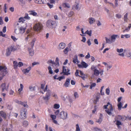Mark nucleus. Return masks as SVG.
Listing matches in <instances>:
<instances>
[{
    "label": "nucleus",
    "mask_w": 131,
    "mask_h": 131,
    "mask_svg": "<svg viewBox=\"0 0 131 131\" xmlns=\"http://www.w3.org/2000/svg\"><path fill=\"white\" fill-rule=\"evenodd\" d=\"M28 125V121H24L23 122V125L24 127H26Z\"/></svg>",
    "instance_id": "obj_35"
},
{
    "label": "nucleus",
    "mask_w": 131,
    "mask_h": 131,
    "mask_svg": "<svg viewBox=\"0 0 131 131\" xmlns=\"http://www.w3.org/2000/svg\"><path fill=\"white\" fill-rule=\"evenodd\" d=\"M14 93V91L12 89H11L9 92V94L10 95H13Z\"/></svg>",
    "instance_id": "obj_61"
},
{
    "label": "nucleus",
    "mask_w": 131,
    "mask_h": 131,
    "mask_svg": "<svg viewBox=\"0 0 131 131\" xmlns=\"http://www.w3.org/2000/svg\"><path fill=\"white\" fill-rule=\"evenodd\" d=\"M11 38L14 41H16L17 39L15 36H11Z\"/></svg>",
    "instance_id": "obj_54"
},
{
    "label": "nucleus",
    "mask_w": 131,
    "mask_h": 131,
    "mask_svg": "<svg viewBox=\"0 0 131 131\" xmlns=\"http://www.w3.org/2000/svg\"><path fill=\"white\" fill-rule=\"evenodd\" d=\"M106 42L107 43H111L113 41L112 40H111V39H108L107 37L105 38Z\"/></svg>",
    "instance_id": "obj_34"
},
{
    "label": "nucleus",
    "mask_w": 131,
    "mask_h": 131,
    "mask_svg": "<svg viewBox=\"0 0 131 131\" xmlns=\"http://www.w3.org/2000/svg\"><path fill=\"white\" fill-rule=\"evenodd\" d=\"M100 95L99 94L97 96H96V103L97 102L99 101V99H100Z\"/></svg>",
    "instance_id": "obj_58"
},
{
    "label": "nucleus",
    "mask_w": 131,
    "mask_h": 131,
    "mask_svg": "<svg viewBox=\"0 0 131 131\" xmlns=\"http://www.w3.org/2000/svg\"><path fill=\"white\" fill-rule=\"evenodd\" d=\"M102 121V119L100 117H99L98 119V121H97V122L99 123V124L101 123Z\"/></svg>",
    "instance_id": "obj_60"
},
{
    "label": "nucleus",
    "mask_w": 131,
    "mask_h": 131,
    "mask_svg": "<svg viewBox=\"0 0 131 131\" xmlns=\"http://www.w3.org/2000/svg\"><path fill=\"white\" fill-rule=\"evenodd\" d=\"M35 42V40H32L29 45L31 48H28L29 55L31 56H33L34 54V50L33 49V48L34 46Z\"/></svg>",
    "instance_id": "obj_7"
},
{
    "label": "nucleus",
    "mask_w": 131,
    "mask_h": 131,
    "mask_svg": "<svg viewBox=\"0 0 131 131\" xmlns=\"http://www.w3.org/2000/svg\"><path fill=\"white\" fill-rule=\"evenodd\" d=\"M47 63H52V64L53 66V67H55V63L52 60H49L47 62Z\"/></svg>",
    "instance_id": "obj_37"
},
{
    "label": "nucleus",
    "mask_w": 131,
    "mask_h": 131,
    "mask_svg": "<svg viewBox=\"0 0 131 131\" xmlns=\"http://www.w3.org/2000/svg\"><path fill=\"white\" fill-rule=\"evenodd\" d=\"M31 67H29L27 68L24 69L22 71L24 74H25L26 73H28L31 70Z\"/></svg>",
    "instance_id": "obj_21"
},
{
    "label": "nucleus",
    "mask_w": 131,
    "mask_h": 131,
    "mask_svg": "<svg viewBox=\"0 0 131 131\" xmlns=\"http://www.w3.org/2000/svg\"><path fill=\"white\" fill-rule=\"evenodd\" d=\"M14 67L15 69L17 68L18 66L17 62L16 61H14L13 62Z\"/></svg>",
    "instance_id": "obj_36"
},
{
    "label": "nucleus",
    "mask_w": 131,
    "mask_h": 131,
    "mask_svg": "<svg viewBox=\"0 0 131 131\" xmlns=\"http://www.w3.org/2000/svg\"><path fill=\"white\" fill-rule=\"evenodd\" d=\"M79 73L80 75H79V77H81L83 80H85L87 78V75L84 74L82 71L79 70Z\"/></svg>",
    "instance_id": "obj_14"
},
{
    "label": "nucleus",
    "mask_w": 131,
    "mask_h": 131,
    "mask_svg": "<svg viewBox=\"0 0 131 131\" xmlns=\"http://www.w3.org/2000/svg\"><path fill=\"white\" fill-rule=\"evenodd\" d=\"M79 71L78 70H77L75 72V75L76 77H79Z\"/></svg>",
    "instance_id": "obj_42"
},
{
    "label": "nucleus",
    "mask_w": 131,
    "mask_h": 131,
    "mask_svg": "<svg viewBox=\"0 0 131 131\" xmlns=\"http://www.w3.org/2000/svg\"><path fill=\"white\" fill-rule=\"evenodd\" d=\"M63 6L64 7L69 8L70 7L69 4L67 3H64L62 4Z\"/></svg>",
    "instance_id": "obj_33"
},
{
    "label": "nucleus",
    "mask_w": 131,
    "mask_h": 131,
    "mask_svg": "<svg viewBox=\"0 0 131 131\" xmlns=\"http://www.w3.org/2000/svg\"><path fill=\"white\" fill-rule=\"evenodd\" d=\"M56 62L57 63H55V67H56L55 68H57L59 66V59L58 57L56 58Z\"/></svg>",
    "instance_id": "obj_28"
},
{
    "label": "nucleus",
    "mask_w": 131,
    "mask_h": 131,
    "mask_svg": "<svg viewBox=\"0 0 131 131\" xmlns=\"http://www.w3.org/2000/svg\"><path fill=\"white\" fill-rule=\"evenodd\" d=\"M28 12L29 13V15L33 16H36L37 15V13L35 12L34 10H29Z\"/></svg>",
    "instance_id": "obj_24"
},
{
    "label": "nucleus",
    "mask_w": 131,
    "mask_h": 131,
    "mask_svg": "<svg viewBox=\"0 0 131 131\" xmlns=\"http://www.w3.org/2000/svg\"><path fill=\"white\" fill-rule=\"evenodd\" d=\"M69 49L68 47H66L63 51L64 53L65 54H67L68 53L69 51Z\"/></svg>",
    "instance_id": "obj_43"
},
{
    "label": "nucleus",
    "mask_w": 131,
    "mask_h": 131,
    "mask_svg": "<svg viewBox=\"0 0 131 131\" xmlns=\"http://www.w3.org/2000/svg\"><path fill=\"white\" fill-rule=\"evenodd\" d=\"M48 85H46L43 91L44 92H47L46 96L43 97V99L46 101H48L49 99L51 94V91L49 90H47Z\"/></svg>",
    "instance_id": "obj_4"
},
{
    "label": "nucleus",
    "mask_w": 131,
    "mask_h": 131,
    "mask_svg": "<svg viewBox=\"0 0 131 131\" xmlns=\"http://www.w3.org/2000/svg\"><path fill=\"white\" fill-rule=\"evenodd\" d=\"M76 131H80V129L78 124H77L76 125Z\"/></svg>",
    "instance_id": "obj_50"
},
{
    "label": "nucleus",
    "mask_w": 131,
    "mask_h": 131,
    "mask_svg": "<svg viewBox=\"0 0 131 131\" xmlns=\"http://www.w3.org/2000/svg\"><path fill=\"white\" fill-rule=\"evenodd\" d=\"M96 85V84L95 83H93L91 84L90 88L92 89L93 87H95Z\"/></svg>",
    "instance_id": "obj_45"
},
{
    "label": "nucleus",
    "mask_w": 131,
    "mask_h": 131,
    "mask_svg": "<svg viewBox=\"0 0 131 131\" xmlns=\"http://www.w3.org/2000/svg\"><path fill=\"white\" fill-rule=\"evenodd\" d=\"M7 68L6 66H0V72L1 74H2L3 77H4L7 73Z\"/></svg>",
    "instance_id": "obj_6"
},
{
    "label": "nucleus",
    "mask_w": 131,
    "mask_h": 131,
    "mask_svg": "<svg viewBox=\"0 0 131 131\" xmlns=\"http://www.w3.org/2000/svg\"><path fill=\"white\" fill-rule=\"evenodd\" d=\"M23 64L21 62H19L18 63V66L19 67H20L23 66Z\"/></svg>",
    "instance_id": "obj_52"
},
{
    "label": "nucleus",
    "mask_w": 131,
    "mask_h": 131,
    "mask_svg": "<svg viewBox=\"0 0 131 131\" xmlns=\"http://www.w3.org/2000/svg\"><path fill=\"white\" fill-rule=\"evenodd\" d=\"M128 14L126 13L124 15V21L127 22L128 20V18H127Z\"/></svg>",
    "instance_id": "obj_29"
},
{
    "label": "nucleus",
    "mask_w": 131,
    "mask_h": 131,
    "mask_svg": "<svg viewBox=\"0 0 131 131\" xmlns=\"http://www.w3.org/2000/svg\"><path fill=\"white\" fill-rule=\"evenodd\" d=\"M85 33L88 34L90 36H91L92 34V31L91 30L89 31L88 30L85 32Z\"/></svg>",
    "instance_id": "obj_39"
},
{
    "label": "nucleus",
    "mask_w": 131,
    "mask_h": 131,
    "mask_svg": "<svg viewBox=\"0 0 131 131\" xmlns=\"http://www.w3.org/2000/svg\"><path fill=\"white\" fill-rule=\"evenodd\" d=\"M126 55L128 57H129L131 56V50H127Z\"/></svg>",
    "instance_id": "obj_31"
},
{
    "label": "nucleus",
    "mask_w": 131,
    "mask_h": 131,
    "mask_svg": "<svg viewBox=\"0 0 131 131\" xmlns=\"http://www.w3.org/2000/svg\"><path fill=\"white\" fill-rule=\"evenodd\" d=\"M103 107L106 109L105 111L108 115H110L112 114V112L113 111V108L112 105L109 102H108L106 105H104Z\"/></svg>",
    "instance_id": "obj_1"
},
{
    "label": "nucleus",
    "mask_w": 131,
    "mask_h": 131,
    "mask_svg": "<svg viewBox=\"0 0 131 131\" xmlns=\"http://www.w3.org/2000/svg\"><path fill=\"white\" fill-rule=\"evenodd\" d=\"M74 63H75L77 62L78 63V57L77 55L74 56V58L73 59L72 61Z\"/></svg>",
    "instance_id": "obj_27"
},
{
    "label": "nucleus",
    "mask_w": 131,
    "mask_h": 131,
    "mask_svg": "<svg viewBox=\"0 0 131 131\" xmlns=\"http://www.w3.org/2000/svg\"><path fill=\"white\" fill-rule=\"evenodd\" d=\"M16 102L18 104L23 105L24 107H28V105L26 104V102H23L21 101H19L18 100H16Z\"/></svg>",
    "instance_id": "obj_13"
},
{
    "label": "nucleus",
    "mask_w": 131,
    "mask_h": 131,
    "mask_svg": "<svg viewBox=\"0 0 131 131\" xmlns=\"http://www.w3.org/2000/svg\"><path fill=\"white\" fill-rule=\"evenodd\" d=\"M59 0H50V3L51 4L54 3L56 2H58Z\"/></svg>",
    "instance_id": "obj_49"
},
{
    "label": "nucleus",
    "mask_w": 131,
    "mask_h": 131,
    "mask_svg": "<svg viewBox=\"0 0 131 131\" xmlns=\"http://www.w3.org/2000/svg\"><path fill=\"white\" fill-rule=\"evenodd\" d=\"M24 18L26 19H30V17L28 16V14H25Z\"/></svg>",
    "instance_id": "obj_48"
},
{
    "label": "nucleus",
    "mask_w": 131,
    "mask_h": 131,
    "mask_svg": "<svg viewBox=\"0 0 131 131\" xmlns=\"http://www.w3.org/2000/svg\"><path fill=\"white\" fill-rule=\"evenodd\" d=\"M42 25L40 23H36L34 27V29L35 31H38L41 30L42 28Z\"/></svg>",
    "instance_id": "obj_10"
},
{
    "label": "nucleus",
    "mask_w": 131,
    "mask_h": 131,
    "mask_svg": "<svg viewBox=\"0 0 131 131\" xmlns=\"http://www.w3.org/2000/svg\"><path fill=\"white\" fill-rule=\"evenodd\" d=\"M126 119L125 117L124 116H121L120 115H118L115 117V119L116 120H118L120 121H124Z\"/></svg>",
    "instance_id": "obj_11"
},
{
    "label": "nucleus",
    "mask_w": 131,
    "mask_h": 131,
    "mask_svg": "<svg viewBox=\"0 0 131 131\" xmlns=\"http://www.w3.org/2000/svg\"><path fill=\"white\" fill-rule=\"evenodd\" d=\"M7 4H4V12L5 13H6L7 12Z\"/></svg>",
    "instance_id": "obj_57"
},
{
    "label": "nucleus",
    "mask_w": 131,
    "mask_h": 131,
    "mask_svg": "<svg viewBox=\"0 0 131 131\" xmlns=\"http://www.w3.org/2000/svg\"><path fill=\"white\" fill-rule=\"evenodd\" d=\"M106 93L108 95H109L110 93V89L109 88H107L106 89Z\"/></svg>",
    "instance_id": "obj_51"
},
{
    "label": "nucleus",
    "mask_w": 131,
    "mask_h": 131,
    "mask_svg": "<svg viewBox=\"0 0 131 131\" xmlns=\"http://www.w3.org/2000/svg\"><path fill=\"white\" fill-rule=\"evenodd\" d=\"M70 71V70L67 67L63 66L62 67V71L61 74L63 73L65 75H68L70 74V73L69 72Z\"/></svg>",
    "instance_id": "obj_8"
},
{
    "label": "nucleus",
    "mask_w": 131,
    "mask_h": 131,
    "mask_svg": "<svg viewBox=\"0 0 131 131\" xmlns=\"http://www.w3.org/2000/svg\"><path fill=\"white\" fill-rule=\"evenodd\" d=\"M15 46H10L8 47L6 50V56H9L12 51H14L16 50Z\"/></svg>",
    "instance_id": "obj_5"
},
{
    "label": "nucleus",
    "mask_w": 131,
    "mask_h": 131,
    "mask_svg": "<svg viewBox=\"0 0 131 131\" xmlns=\"http://www.w3.org/2000/svg\"><path fill=\"white\" fill-rule=\"evenodd\" d=\"M45 83L44 84H42L41 85V88L42 89H44L45 87V82L44 81Z\"/></svg>",
    "instance_id": "obj_59"
},
{
    "label": "nucleus",
    "mask_w": 131,
    "mask_h": 131,
    "mask_svg": "<svg viewBox=\"0 0 131 131\" xmlns=\"http://www.w3.org/2000/svg\"><path fill=\"white\" fill-rule=\"evenodd\" d=\"M99 74V71L97 69H95L94 70V74L95 75L98 76Z\"/></svg>",
    "instance_id": "obj_30"
},
{
    "label": "nucleus",
    "mask_w": 131,
    "mask_h": 131,
    "mask_svg": "<svg viewBox=\"0 0 131 131\" xmlns=\"http://www.w3.org/2000/svg\"><path fill=\"white\" fill-rule=\"evenodd\" d=\"M88 21L90 24H92L95 22V19L94 18L91 17L89 18Z\"/></svg>",
    "instance_id": "obj_22"
},
{
    "label": "nucleus",
    "mask_w": 131,
    "mask_h": 131,
    "mask_svg": "<svg viewBox=\"0 0 131 131\" xmlns=\"http://www.w3.org/2000/svg\"><path fill=\"white\" fill-rule=\"evenodd\" d=\"M59 110H57L54 112V113L56 115H58V116L59 117L63 119H66L67 118V112L62 111L59 114Z\"/></svg>",
    "instance_id": "obj_2"
},
{
    "label": "nucleus",
    "mask_w": 131,
    "mask_h": 131,
    "mask_svg": "<svg viewBox=\"0 0 131 131\" xmlns=\"http://www.w3.org/2000/svg\"><path fill=\"white\" fill-rule=\"evenodd\" d=\"M66 44L63 42H61L58 46V49L61 50L63 49L65 47Z\"/></svg>",
    "instance_id": "obj_17"
},
{
    "label": "nucleus",
    "mask_w": 131,
    "mask_h": 131,
    "mask_svg": "<svg viewBox=\"0 0 131 131\" xmlns=\"http://www.w3.org/2000/svg\"><path fill=\"white\" fill-rule=\"evenodd\" d=\"M115 16L116 17L118 18H120L121 17V15L120 14H116L115 15Z\"/></svg>",
    "instance_id": "obj_62"
},
{
    "label": "nucleus",
    "mask_w": 131,
    "mask_h": 131,
    "mask_svg": "<svg viewBox=\"0 0 131 131\" xmlns=\"http://www.w3.org/2000/svg\"><path fill=\"white\" fill-rule=\"evenodd\" d=\"M47 4L49 7L50 8H52L53 7V4H50L49 3H47Z\"/></svg>",
    "instance_id": "obj_56"
},
{
    "label": "nucleus",
    "mask_w": 131,
    "mask_h": 131,
    "mask_svg": "<svg viewBox=\"0 0 131 131\" xmlns=\"http://www.w3.org/2000/svg\"><path fill=\"white\" fill-rule=\"evenodd\" d=\"M60 105L59 104H55L53 106V107L56 109H58L60 107Z\"/></svg>",
    "instance_id": "obj_38"
},
{
    "label": "nucleus",
    "mask_w": 131,
    "mask_h": 131,
    "mask_svg": "<svg viewBox=\"0 0 131 131\" xmlns=\"http://www.w3.org/2000/svg\"><path fill=\"white\" fill-rule=\"evenodd\" d=\"M70 79L69 78H67L66 81L63 84V86L66 87H67L70 84Z\"/></svg>",
    "instance_id": "obj_18"
},
{
    "label": "nucleus",
    "mask_w": 131,
    "mask_h": 131,
    "mask_svg": "<svg viewBox=\"0 0 131 131\" xmlns=\"http://www.w3.org/2000/svg\"><path fill=\"white\" fill-rule=\"evenodd\" d=\"M50 117L52 118V120L55 119L56 118V115H51Z\"/></svg>",
    "instance_id": "obj_47"
},
{
    "label": "nucleus",
    "mask_w": 131,
    "mask_h": 131,
    "mask_svg": "<svg viewBox=\"0 0 131 131\" xmlns=\"http://www.w3.org/2000/svg\"><path fill=\"white\" fill-rule=\"evenodd\" d=\"M123 104H122V102L118 103L117 105L118 106V110L120 111L121 110V108H122V106Z\"/></svg>",
    "instance_id": "obj_25"
},
{
    "label": "nucleus",
    "mask_w": 131,
    "mask_h": 131,
    "mask_svg": "<svg viewBox=\"0 0 131 131\" xmlns=\"http://www.w3.org/2000/svg\"><path fill=\"white\" fill-rule=\"evenodd\" d=\"M27 110L25 108H22L20 111V114L22 118L25 119L27 117Z\"/></svg>",
    "instance_id": "obj_9"
},
{
    "label": "nucleus",
    "mask_w": 131,
    "mask_h": 131,
    "mask_svg": "<svg viewBox=\"0 0 131 131\" xmlns=\"http://www.w3.org/2000/svg\"><path fill=\"white\" fill-rule=\"evenodd\" d=\"M9 84H8L6 86L5 84V83H2L1 85V87L2 88V90L3 92L5 90H6L7 91L9 86Z\"/></svg>",
    "instance_id": "obj_12"
},
{
    "label": "nucleus",
    "mask_w": 131,
    "mask_h": 131,
    "mask_svg": "<svg viewBox=\"0 0 131 131\" xmlns=\"http://www.w3.org/2000/svg\"><path fill=\"white\" fill-rule=\"evenodd\" d=\"M25 29L26 28H24L23 27H20L19 29V31L20 33L21 34L24 33L25 31Z\"/></svg>",
    "instance_id": "obj_23"
},
{
    "label": "nucleus",
    "mask_w": 131,
    "mask_h": 131,
    "mask_svg": "<svg viewBox=\"0 0 131 131\" xmlns=\"http://www.w3.org/2000/svg\"><path fill=\"white\" fill-rule=\"evenodd\" d=\"M94 43L96 45H98L99 43L97 40L96 39H95L94 40Z\"/></svg>",
    "instance_id": "obj_64"
},
{
    "label": "nucleus",
    "mask_w": 131,
    "mask_h": 131,
    "mask_svg": "<svg viewBox=\"0 0 131 131\" xmlns=\"http://www.w3.org/2000/svg\"><path fill=\"white\" fill-rule=\"evenodd\" d=\"M35 86H29V89L30 91H34L35 90Z\"/></svg>",
    "instance_id": "obj_32"
},
{
    "label": "nucleus",
    "mask_w": 131,
    "mask_h": 131,
    "mask_svg": "<svg viewBox=\"0 0 131 131\" xmlns=\"http://www.w3.org/2000/svg\"><path fill=\"white\" fill-rule=\"evenodd\" d=\"M115 121L116 122V124L117 126H119L120 125H122V123L120 121H119L118 120H115Z\"/></svg>",
    "instance_id": "obj_40"
},
{
    "label": "nucleus",
    "mask_w": 131,
    "mask_h": 131,
    "mask_svg": "<svg viewBox=\"0 0 131 131\" xmlns=\"http://www.w3.org/2000/svg\"><path fill=\"white\" fill-rule=\"evenodd\" d=\"M88 66V65L85 62H82L81 63V64H79L78 67L80 68L82 67L84 68H86Z\"/></svg>",
    "instance_id": "obj_15"
},
{
    "label": "nucleus",
    "mask_w": 131,
    "mask_h": 131,
    "mask_svg": "<svg viewBox=\"0 0 131 131\" xmlns=\"http://www.w3.org/2000/svg\"><path fill=\"white\" fill-rule=\"evenodd\" d=\"M48 69L49 71V73L51 74H52L53 73L52 71V70L51 67L50 66H49Z\"/></svg>",
    "instance_id": "obj_44"
},
{
    "label": "nucleus",
    "mask_w": 131,
    "mask_h": 131,
    "mask_svg": "<svg viewBox=\"0 0 131 131\" xmlns=\"http://www.w3.org/2000/svg\"><path fill=\"white\" fill-rule=\"evenodd\" d=\"M74 96L75 98H78L79 97V95L77 92H75L74 94Z\"/></svg>",
    "instance_id": "obj_53"
},
{
    "label": "nucleus",
    "mask_w": 131,
    "mask_h": 131,
    "mask_svg": "<svg viewBox=\"0 0 131 131\" xmlns=\"http://www.w3.org/2000/svg\"><path fill=\"white\" fill-rule=\"evenodd\" d=\"M72 9H75L77 10H80V8L79 7V4L75 3L74 5L72 6Z\"/></svg>",
    "instance_id": "obj_16"
},
{
    "label": "nucleus",
    "mask_w": 131,
    "mask_h": 131,
    "mask_svg": "<svg viewBox=\"0 0 131 131\" xmlns=\"http://www.w3.org/2000/svg\"><path fill=\"white\" fill-rule=\"evenodd\" d=\"M0 114L4 119H6V114L5 112L3 111H0Z\"/></svg>",
    "instance_id": "obj_19"
},
{
    "label": "nucleus",
    "mask_w": 131,
    "mask_h": 131,
    "mask_svg": "<svg viewBox=\"0 0 131 131\" xmlns=\"http://www.w3.org/2000/svg\"><path fill=\"white\" fill-rule=\"evenodd\" d=\"M130 35L129 34H126L124 35H122L121 36V38H123L125 37L126 38H129Z\"/></svg>",
    "instance_id": "obj_26"
},
{
    "label": "nucleus",
    "mask_w": 131,
    "mask_h": 131,
    "mask_svg": "<svg viewBox=\"0 0 131 131\" xmlns=\"http://www.w3.org/2000/svg\"><path fill=\"white\" fill-rule=\"evenodd\" d=\"M116 51L118 52H121L123 51V49L122 48H121L120 49L117 48V49Z\"/></svg>",
    "instance_id": "obj_55"
},
{
    "label": "nucleus",
    "mask_w": 131,
    "mask_h": 131,
    "mask_svg": "<svg viewBox=\"0 0 131 131\" xmlns=\"http://www.w3.org/2000/svg\"><path fill=\"white\" fill-rule=\"evenodd\" d=\"M46 25L47 27L49 28H53L56 27L57 24L55 21L49 19L47 21Z\"/></svg>",
    "instance_id": "obj_3"
},
{
    "label": "nucleus",
    "mask_w": 131,
    "mask_h": 131,
    "mask_svg": "<svg viewBox=\"0 0 131 131\" xmlns=\"http://www.w3.org/2000/svg\"><path fill=\"white\" fill-rule=\"evenodd\" d=\"M130 28H129L128 27H127L125 29V30H124L123 31V32H125V31H127V32H128V31L129 30H130Z\"/></svg>",
    "instance_id": "obj_63"
},
{
    "label": "nucleus",
    "mask_w": 131,
    "mask_h": 131,
    "mask_svg": "<svg viewBox=\"0 0 131 131\" xmlns=\"http://www.w3.org/2000/svg\"><path fill=\"white\" fill-rule=\"evenodd\" d=\"M119 36L117 35H113L111 36V39L113 42H114L117 37H119Z\"/></svg>",
    "instance_id": "obj_20"
},
{
    "label": "nucleus",
    "mask_w": 131,
    "mask_h": 131,
    "mask_svg": "<svg viewBox=\"0 0 131 131\" xmlns=\"http://www.w3.org/2000/svg\"><path fill=\"white\" fill-rule=\"evenodd\" d=\"M65 78V77L62 76H61V77H59L58 78H57V80H58L59 81H60L62 80V79H64Z\"/></svg>",
    "instance_id": "obj_46"
},
{
    "label": "nucleus",
    "mask_w": 131,
    "mask_h": 131,
    "mask_svg": "<svg viewBox=\"0 0 131 131\" xmlns=\"http://www.w3.org/2000/svg\"><path fill=\"white\" fill-rule=\"evenodd\" d=\"M42 0H36L35 2L36 3L42 4Z\"/></svg>",
    "instance_id": "obj_41"
}]
</instances>
